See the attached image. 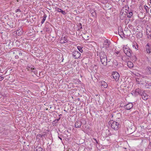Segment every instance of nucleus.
I'll use <instances>...</instances> for the list:
<instances>
[{
	"label": "nucleus",
	"mask_w": 151,
	"mask_h": 151,
	"mask_svg": "<svg viewBox=\"0 0 151 151\" xmlns=\"http://www.w3.org/2000/svg\"><path fill=\"white\" fill-rule=\"evenodd\" d=\"M99 56L102 64L106 66L107 64V58L104 52H101Z\"/></svg>",
	"instance_id": "obj_1"
},
{
	"label": "nucleus",
	"mask_w": 151,
	"mask_h": 151,
	"mask_svg": "<svg viewBox=\"0 0 151 151\" xmlns=\"http://www.w3.org/2000/svg\"><path fill=\"white\" fill-rule=\"evenodd\" d=\"M142 81H143L142 84L145 86L146 88H149V86H151V83H149V81L147 80L149 79L148 77L143 76H142Z\"/></svg>",
	"instance_id": "obj_2"
},
{
	"label": "nucleus",
	"mask_w": 151,
	"mask_h": 151,
	"mask_svg": "<svg viewBox=\"0 0 151 151\" xmlns=\"http://www.w3.org/2000/svg\"><path fill=\"white\" fill-rule=\"evenodd\" d=\"M112 128L115 130H117L119 128V123L117 122L111 121L110 123Z\"/></svg>",
	"instance_id": "obj_3"
},
{
	"label": "nucleus",
	"mask_w": 151,
	"mask_h": 151,
	"mask_svg": "<svg viewBox=\"0 0 151 151\" xmlns=\"http://www.w3.org/2000/svg\"><path fill=\"white\" fill-rule=\"evenodd\" d=\"M123 48V50L124 53L127 56L130 57L132 56V51L129 48Z\"/></svg>",
	"instance_id": "obj_4"
},
{
	"label": "nucleus",
	"mask_w": 151,
	"mask_h": 151,
	"mask_svg": "<svg viewBox=\"0 0 151 151\" xmlns=\"http://www.w3.org/2000/svg\"><path fill=\"white\" fill-rule=\"evenodd\" d=\"M112 76L116 81H118L120 75L117 72H113L112 73Z\"/></svg>",
	"instance_id": "obj_5"
},
{
	"label": "nucleus",
	"mask_w": 151,
	"mask_h": 151,
	"mask_svg": "<svg viewBox=\"0 0 151 151\" xmlns=\"http://www.w3.org/2000/svg\"><path fill=\"white\" fill-rule=\"evenodd\" d=\"M26 69L27 70L30 71L35 74L37 72L36 68L33 65H31L30 66H27Z\"/></svg>",
	"instance_id": "obj_6"
},
{
	"label": "nucleus",
	"mask_w": 151,
	"mask_h": 151,
	"mask_svg": "<svg viewBox=\"0 0 151 151\" xmlns=\"http://www.w3.org/2000/svg\"><path fill=\"white\" fill-rule=\"evenodd\" d=\"M103 45L104 47H109L112 46L110 40L108 39H106L104 41Z\"/></svg>",
	"instance_id": "obj_7"
},
{
	"label": "nucleus",
	"mask_w": 151,
	"mask_h": 151,
	"mask_svg": "<svg viewBox=\"0 0 151 151\" xmlns=\"http://www.w3.org/2000/svg\"><path fill=\"white\" fill-rule=\"evenodd\" d=\"M73 55L75 58L77 59L81 56V54L78 51H75L73 52Z\"/></svg>",
	"instance_id": "obj_8"
},
{
	"label": "nucleus",
	"mask_w": 151,
	"mask_h": 151,
	"mask_svg": "<svg viewBox=\"0 0 151 151\" xmlns=\"http://www.w3.org/2000/svg\"><path fill=\"white\" fill-rule=\"evenodd\" d=\"M133 106V104L131 103H129L124 106V108L127 110H129Z\"/></svg>",
	"instance_id": "obj_9"
},
{
	"label": "nucleus",
	"mask_w": 151,
	"mask_h": 151,
	"mask_svg": "<svg viewBox=\"0 0 151 151\" xmlns=\"http://www.w3.org/2000/svg\"><path fill=\"white\" fill-rule=\"evenodd\" d=\"M142 96V99L145 100H146L148 99V95L145 92L143 91L141 94Z\"/></svg>",
	"instance_id": "obj_10"
},
{
	"label": "nucleus",
	"mask_w": 151,
	"mask_h": 151,
	"mask_svg": "<svg viewBox=\"0 0 151 151\" xmlns=\"http://www.w3.org/2000/svg\"><path fill=\"white\" fill-rule=\"evenodd\" d=\"M14 34H13L14 35H15V34H16V36H18L21 35L23 33V32L22 30L19 29V30L14 32Z\"/></svg>",
	"instance_id": "obj_11"
},
{
	"label": "nucleus",
	"mask_w": 151,
	"mask_h": 151,
	"mask_svg": "<svg viewBox=\"0 0 151 151\" xmlns=\"http://www.w3.org/2000/svg\"><path fill=\"white\" fill-rule=\"evenodd\" d=\"M82 124L81 122L79 121H76L75 123V127L76 128H80Z\"/></svg>",
	"instance_id": "obj_12"
},
{
	"label": "nucleus",
	"mask_w": 151,
	"mask_h": 151,
	"mask_svg": "<svg viewBox=\"0 0 151 151\" xmlns=\"http://www.w3.org/2000/svg\"><path fill=\"white\" fill-rule=\"evenodd\" d=\"M101 85L103 86L104 88H106L108 86V85L107 83L105 82L104 81H101L100 82Z\"/></svg>",
	"instance_id": "obj_13"
},
{
	"label": "nucleus",
	"mask_w": 151,
	"mask_h": 151,
	"mask_svg": "<svg viewBox=\"0 0 151 151\" xmlns=\"http://www.w3.org/2000/svg\"><path fill=\"white\" fill-rule=\"evenodd\" d=\"M55 9L56 11H58L59 12L65 15L66 14L65 12L63 10H62L61 9L58 8V7H56L55 8Z\"/></svg>",
	"instance_id": "obj_14"
},
{
	"label": "nucleus",
	"mask_w": 151,
	"mask_h": 151,
	"mask_svg": "<svg viewBox=\"0 0 151 151\" xmlns=\"http://www.w3.org/2000/svg\"><path fill=\"white\" fill-rule=\"evenodd\" d=\"M127 12L126 11L125 13L127 16V17L128 18H131L133 15V13L132 12H129L128 11H127Z\"/></svg>",
	"instance_id": "obj_15"
},
{
	"label": "nucleus",
	"mask_w": 151,
	"mask_h": 151,
	"mask_svg": "<svg viewBox=\"0 0 151 151\" xmlns=\"http://www.w3.org/2000/svg\"><path fill=\"white\" fill-rule=\"evenodd\" d=\"M90 13L93 17L96 16V13L95 10L93 9H91L90 11Z\"/></svg>",
	"instance_id": "obj_16"
},
{
	"label": "nucleus",
	"mask_w": 151,
	"mask_h": 151,
	"mask_svg": "<svg viewBox=\"0 0 151 151\" xmlns=\"http://www.w3.org/2000/svg\"><path fill=\"white\" fill-rule=\"evenodd\" d=\"M82 37L83 39V40H87L88 39V37H89V36H88L87 34H84L82 35Z\"/></svg>",
	"instance_id": "obj_17"
},
{
	"label": "nucleus",
	"mask_w": 151,
	"mask_h": 151,
	"mask_svg": "<svg viewBox=\"0 0 151 151\" xmlns=\"http://www.w3.org/2000/svg\"><path fill=\"white\" fill-rule=\"evenodd\" d=\"M35 151H45V150L40 147H37L34 149Z\"/></svg>",
	"instance_id": "obj_18"
},
{
	"label": "nucleus",
	"mask_w": 151,
	"mask_h": 151,
	"mask_svg": "<svg viewBox=\"0 0 151 151\" xmlns=\"http://www.w3.org/2000/svg\"><path fill=\"white\" fill-rule=\"evenodd\" d=\"M135 91L136 94L138 93V94H139L140 95H141L142 92H143L141 90H140L139 88L136 89H135Z\"/></svg>",
	"instance_id": "obj_19"
},
{
	"label": "nucleus",
	"mask_w": 151,
	"mask_h": 151,
	"mask_svg": "<svg viewBox=\"0 0 151 151\" xmlns=\"http://www.w3.org/2000/svg\"><path fill=\"white\" fill-rule=\"evenodd\" d=\"M127 64L128 66L130 68H131L133 67V63L130 61H128L127 63Z\"/></svg>",
	"instance_id": "obj_20"
},
{
	"label": "nucleus",
	"mask_w": 151,
	"mask_h": 151,
	"mask_svg": "<svg viewBox=\"0 0 151 151\" xmlns=\"http://www.w3.org/2000/svg\"><path fill=\"white\" fill-rule=\"evenodd\" d=\"M126 14V13H122L120 15V18L121 19H123L125 17Z\"/></svg>",
	"instance_id": "obj_21"
},
{
	"label": "nucleus",
	"mask_w": 151,
	"mask_h": 151,
	"mask_svg": "<svg viewBox=\"0 0 151 151\" xmlns=\"http://www.w3.org/2000/svg\"><path fill=\"white\" fill-rule=\"evenodd\" d=\"M147 72L148 74H150L151 73V68L147 67L146 68Z\"/></svg>",
	"instance_id": "obj_22"
},
{
	"label": "nucleus",
	"mask_w": 151,
	"mask_h": 151,
	"mask_svg": "<svg viewBox=\"0 0 151 151\" xmlns=\"http://www.w3.org/2000/svg\"><path fill=\"white\" fill-rule=\"evenodd\" d=\"M63 40L65 43L67 42L69 40L67 36H63Z\"/></svg>",
	"instance_id": "obj_23"
},
{
	"label": "nucleus",
	"mask_w": 151,
	"mask_h": 151,
	"mask_svg": "<svg viewBox=\"0 0 151 151\" xmlns=\"http://www.w3.org/2000/svg\"><path fill=\"white\" fill-rule=\"evenodd\" d=\"M47 17V16L46 14L44 15L43 17V18L41 22L42 24H43L44 22Z\"/></svg>",
	"instance_id": "obj_24"
},
{
	"label": "nucleus",
	"mask_w": 151,
	"mask_h": 151,
	"mask_svg": "<svg viewBox=\"0 0 151 151\" xmlns=\"http://www.w3.org/2000/svg\"><path fill=\"white\" fill-rule=\"evenodd\" d=\"M132 47H138V45L136 42H132Z\"/></svg>",
	"instance_id": "obj_25"
},
{
	"label": "nucleus",
	"mask_w": 151,
	"mask_h": 151,
	"mask_svg": "<svg viewBox=\"0 0 151 151\" xmlns=\"http://www.w3.org/2000/svg\"><path fill=\"white\" fill-rule=\"evenodd\" d=\"M113 64L114 65L117 66L118 65V62L116 60H114L113 61Z\"/></svg>",
	"instance_id": "obj_26"
},
{
	"label": "nucleus",
	"mask_w": 151,
	"mask_h": 151,
	"mask_svg": "<svg viewBox=\"0 0 151 151\" xmlns=\"http://www.w3.org/2000/svg\"><path fill=\"white\" fill-rule=\"evenodd\" d=\"M142 33H139L137 34V38H140L142 37Z\"/></svg>",
	"instance_id": "obj_27"
},
{
	"label": "nucleus",
	"mask_w": 151,
	"mask_h": 151,
	"mask_svg": "<svg viewBox=\"0 0 151 151\" xmlns=\"http://www.w3.org/2000/svg\"><path fill=\"white\" fill-rule=\"evenodd\" d=\"M60 117L59 119H55V120L53 121V124H55L58 123V122L60 120Z\"/></svg>",
	"instance_id": "obj_28"
},
{
	"label": "nucleus",
	"mask_w": 151,
	"mask_h": 151,
	"mask_svg": "<svg viewBox=\"0 0 151 151\" xmlns=\"http://www.w3.org/2000/svg\"><path fill=\"white\" fill-rule=\"evenodd\" d=\"M60 43L61 44H64V42L63 40V36L61 37L60 40Z\"/></svg>",
	"instance_id": "obj_29"
},
{
	"label": "nucleus",
	"mask_w": 151,
	"mask_h": 151,
	"mask_svg": "<svg viewBox=\"0 0 151 151\" xmlns=\"http://www.w3.org/2000/svg\"><path fill=\"white\" fill-rule=\"evenodd\" d=\"M145 9L147 13L148 12V10L147 9L148 8V7L147 6L145 5L144 6Z\"/></svg>",
	"instance_id": "obj_30"
},
{
	"label": "nucleus",
	"mask_w": 151,
	"mask_h": 151,
	"mask_svg": "<svg viewBox=\"0 0 151 151\" xmlns=\"http://www.w3.org/2000/svg\"><path fill=\"white\" fill-rule=\"evenodd\" d=\"M150 48H147L146 49V51L147 53H150L151 52H150Z\"/></svg>",
	"instance_id": "obj_31"
},
{
	"label": "nucleus",
	"mask_w": 151,
	"mask_h": 151,
	"mask_svg": "<svg viewBox=\"0 0 151 151\" xmlns=\"http://www.w3.org/2000/svg\"><path fill=\"white\" fill-rule=\"evenodd\" d=\"M79 51L81 52L82 53L83 52V50L82 49V48H77Z\"/></svg>",
	"instance_id": "obj_32"
},
{
	"label": "nucleus",
	"mask_w": 151,
	"mask_h": 151,
	"mask_svg": "<svg viewBox=\"0 0 151 151\" xmlns=\"http://www.w3.org/2000/svg\"><path fill=\"white\" fill-rule=\"evenodd\" d=\"M15 12L16 13L19 12L20 13H21V12H22V11L19 9H17L16 10Z\"/></svg>",
	"instance_id": "obj_33"
},
{
	"label": "nucleus",
	"mask_w": 151,
	"mask_h": 151,
	"mask_svg": "<svg viewBox=\"0 0 151 151\" xmlns=\"http://www.w3.org/2000/svg\"><path fill=\"white\" fill-rule=\"evenodd\" d=\"M129 20H130L129 19H126L125 20V23L127 24L129 23Z\"/></svg>",
	"instance_id": "obj_34"
},
{
	"label": "nucleus",
	"mask_w": 151,
	"mask_h": 151,
	"mask_svg": "<svg viewBox=\"0 0 151 151\" xmlns=\"http://www.w3.org/2000/svg\"><path fill=\"white\" fill-rule=\"evenodd\" d=\"M93 139L94 140V141H95L96 143L97 144H99L98 142L97 141V140L95 138H93Z\"/></svg>",
	"instance_id": "obj_35"
},
{
	"label": "nucleus",
	"mask_w": 151,
	"mask_h": 151,
	"mask_svg": "<svg viewBox=\"0 0 151 151\" xmlns=\"http://www.w3.org/2000/svg\"><path fill=\"white\" fill-rule=\"evenodd\" d=\"M4 79V77L2 76H0V81H1Z\"/></svg>",
	"instance_id": "obj_36"
},
{
	"label": "nucleus",
	"mask_w": 151,
	"mask_h": 151,
	"mask_svg": "<svg viewBox=\"0 0 151 151\" xmlns=\"http://www.w3.org/2000/svg\"><path fill=\"white\" fill-rule=\"evenodd\" d=\"M114 52L117 54H118L119 53V51H117V50H116L114 51Z\"/></svg>",
	"instance_id": "obj_37"
},
{
	"label": "nucleus",
	"mask_w": 151,
	"mask_h": 151,
	"mask_svg": "<svg viewBox=\"0 0 151 151\" xmlns=\"http://www.w3.org/2000/svg\"><path fill=\"white\" fill-rule=\"evenodd\" d=\"M61 135H60V136H58V138H59L60 140L61 141H62V138H61Z\"/></svg>",
	"instance_id": "obj_38"
},
{
	"label": "nucleus",
	"mask_w": 151,
	"mask_h": 151,
	"mask_svg": "<svg viewBox=\"0 0 151 151\" xmlns=\"http://www.w3.org/2000/svg\"><path fill=\"white\" fill-rule=\"evenodd\" d=\"M146 46H148V47H150V44L149 43H147V45H146Z\"/></svg>",
	"instance_id": "obj_39"
},
{
	"label": "nucleus",
	"mask_w": 151,
	"mask_h": 151,
	"mask_svg": "<svg viewBox=\"0 0 151 151\" xmlns=\"http://www.w3.org/2000/svg\"><path fill=\"white\" fill-rule=\"evenodd\" d=\"M80 25L81 26V27H80V29H82V24L81 23H79Z\"/></svg>",
	"instance_id": "obj_40"
},
{
	"label": "nucleus",
	"mask_w": 151,
	"mask_h": 151,
	"mask_svg": "<svg viewBox=\"0 0 151 151\" xmlns=\"http://www.w3.org/2000/svg\"><path fill=\"white\" fill-rule=\"evenodd\" d=\"M121 1V2H124L125 1V0H119V1Z\"/></svg>",
	"instance_id": "obj_41"
},
{
	"label": "nucleus",
	"mask_w": 151,
	"mask_h": 151,
	"mask_svg": "<svg viewBox=\"0 0 151 151\" xmlns=\"http://www.w3.org/2000/svg\"><path fill=\"white\" fill-rule=\"evenodd\" d=\"M122 32H120V34L119 32V35H122Z\"/></svg>",
	"instance_id": "obj_42"
},
{
	"label": "nucleus",
	"mask_w": 151,
	"mask_h": 151,
	"mask_svg": "<svg viewBox=\"0 0 151 151\" xmlns=\"http://www.w3.org/2000/svg\"><path fill=\"white\" fill-rule=\"evenodd\" d=\"M89 45H88V46L89 47H90L91 46V45H92L90 43H89V44H88Z\"/></svg>",
	"instance_id": "obj_43"
},
{
	"label": "nucleus",
	"mask_w": 151,
	"mask_h": 151,
	"mask_svg": "<svg viewBox=\"0 0 151 151\" xmlns=\"http://www.w3.org/2000/svg\"><path fill=\"white\" fill-rule=\"evenodd\" d=\"M62 115V114H60L59 115V116L60 117Z\"/></svg>",
	"instance_id": "obj_44"
},
{
	"label": "nucleus",
	"mask_w": 151,
	"mask_h": 151,
	"mask_svg": "<svg viewBox=\"0 0 151 151\" xmlns=\"http://www.w3.org/2000/svg\"><path fill=\"white\" fill-rule=\"evenodd\" d=\"M146 33H147V35H149V34H148V32H147V31Z\"/></svg>",
	"instance_id": "obj_45"
},
{
	"label": "nucleus",
	"mask_w": 151,
	"mask_h": 151,
	"mask_svg": "<svg viewBox=\"0 0 151 151\" xmlns=\"http://www.w3.org/2000/svg\"><path fill=\"white\" fill-rule=\"evenodd\" d=\"M122 60H124V59H123V57H122Z\"/></svg>",
	"instance_id": "obj_46"
},
{
	"label": "nucleus",
	"mask_w": 151,
	"mask_h": 151,
	"mask_svg": "<svg viewBox=\"0 0 151 151\" xmlns=\"http://www.w3.org/2000/svg\"><path fill=\"white\" fill-rule=\"evenodd\" d=\"M135 49H136V50H138V49H137V48H138L135 47Z\"/></svg>",
	"instance_id": "obj_47"
},
{
	"label": "nucleus",
	"mask_w": 151,
	"mask_h": 151,
	"mask_svg": "<svg viewBox=\"0 0 151 151\" xmlns=\"http://www.w3.org/2000/svg\"><path fill=\"white\" fill-rule=\"evenodd\" d=\"M77 47H80V46H77Z\"/></svg>",
	"instance_id": "obj_48"
},
{
	"label": "nucleus",
	"mask_w": 151,
	"mask_h": 151,
	"mask_svg": "<svg viewBox=\"0 0 151 151\" xmlns=\"http://www.w3.org/2000/svg\"><path fill=\"white\" fill-rule=\"evenodd\" d=\"M150 13H151V9H150Z\"/></svg>",
	"instance_id": "obj_49"
},
{
	"label": "nucleus",
	"mask_w": 151,
	"mask_h": 151,
	"mask_svg": "<svg viewBox=\"0 0 151 151\" xmlns=\"http://www.w3.org/2000/svg\"><path fill=\"white\" fill-rule=\"evenodd\" d=\"M150 4H151V1H150Z\"/></svg>",
	"instance_id": "obj_50"
},
{
	"label": "nucleus",
	"mask_w": 151,
	"mask_h": 151,
	"mask_svg": "<svg viewBox=\"0 0 151 151\" xmlns=\"http://www.w3.org/2000/svg\"><path fill=\"white\" fill-rule=\"evenodd\" d=\"M92 43L93 44H94V43H93V42H92Z\"/></svg>",
	"instance_id": "obj_51"
},
{
	"label": "nucleus",
	"mask_w": 151,
	"mask_h": 151,
	"mask_svg": "<svg viewBox=\"0 0 151 151\" xmlns=\"http://www.w3.org/2000/svg\"><path fill=\"white\" fill-rule=\"evenodd\" d=\"M85 123H86V122L85 121Z\"/></svg>",
	"instance_id": "obj_52"
},
{
	"label": "nucleus",
	"mask_w": 151,
	"mask_h": 151,
	"mask_svg": "<svg viewBox=\"0 0 151 151\" xmlns=\"http://www.w3.org/2000/svg\"><path fill=\"white\" fill-rule=\"evenodd\" d=\"M150 0V1H151V0Z\"/></svg>",
	"instance_id": "obj_53"
}]
</instances>
